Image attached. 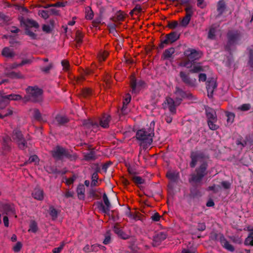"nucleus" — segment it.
<instances>
[{
  "label": "nucleus",
  "mask_w": 253,
  "mask_h": 253,
  "mask_svg": "<svg viewBox=\"0 0 253 253\" xmlns=\"http://www.w3.org/2000/svg\"><path fill=\"white\" fill-rule=\"evenodd\" d=\"M154 123L151 122L150 126L144 128L137 131L136 137L138 140L141 141V144L145 146L150 145L152 141L154 133Z\"/></svg>",
  "instance_id": "f257e3e1"
},
{
  "label": "nucleus",
  "mask_w": 253,
  "mask_h": 253,
  "mask_svg": "<svg viewBox=\"0 0 253 253\" xmlns=\"http://www.w3.org/2000/svg\"><path fill=\"white\" fill-rule=\"evenodd\" d=\"M30 98L34 101H38L41 99L42 90L36 87H29L27 89Z\"/></svg>",
  "instance_id": "f03ea898"
},
{
  "label": "nucleus",
  "mask_w": 253,
  "mask_h": 253,
  "mask_svg": "<svg viewBox=\"0 0 253 253\" xmlns=\"http://www.w3.org/2000/svg\"><path fill=\"white\" fill-rule=\"evenodd\" d=\"M180 101L175 100L174 101L171 98H167L164 103V107L168 108L172 114H174L176 111V106L180 104Z\"/></svg>",
  "instance_id": "7ed1b4c3"
},
{
  "label": "nucleus",
  "mask_w": 253,
  "mask_h": 253,
  "mask_svg": "<svg viewBox=\"0 0 253 253\" xmlns=\"http://www.w3.org/2000/svg\"><path fill=\"white\" fill-rule=\"evenodd\" d=\"M12 139L17 143L18 147L20 149H23L25 148V140L23 138L22 134L20 131L16 130L13 132Z\"/></svg>",
  "instance_id": "20e7f679"
},
{
  "label": "nucleus",
  "mask_w": 253,
  "mask_h": 253,
  "mask_svg": "<svg viewBox=\"0 0 253 253\" xmlns=\"http://www.w3.org/2000/svg\"><path fill=\"white\" fill-rule=\"evenodd\" d=\"M103 200L104 204L101 203L100 204L99 209L103 213L108 214L111 209V206L105 193H104L103 195Z\"/></svg>",
  "instance_id": "39448f33"
},
{
  "label": "nucleus",
  "mask_w": 253,
  "mask_h": 253,
  "mask_svg": "<svg viewBox=\"0 0 253 253\" xmlns=\"http://www.w3.org/2000/svg\"><path fill=\"white\" fill-rule=\"evenodd\" d=\"M184 53L188 60L191 62L198 59L201 56V54L200 52L193 49H187L185 51Z\"/></svg>",
  "instance_id": "423d86ee"
},
{
  "label": "nucleus",
  "mask_w": 253,
  "mask_h": 253,
  "mask_svg": "<svg viewBox=\"0 0 253 253\" xmlns=\"http://www.w3.org/2000/svg\"><path fill=\"white\" fill-rule=\"evenodd\" d=\"M52 154L56 159H61L66 155V152L63 148L57 146L52 151Z\"/></svg>",
  "instance_id": "0eeeda50"
},
{
  "label": "nucleus",
  "mask_w": 253,
  "mask_h": 253,
  "mask_svg": "<svg viewBox=\"0 0 253 253\" xmlns=\"http://www.w3.org/2000/svg\"><path fill=\"white\" fill-rule=\"evenodd\" d=\"M206 169V165H202L200 169L197 171V175H193L191 180L195 182L200 181V179L204 176Z\"/></svg>",
  "instance_id": "6e6552de"
},
{
  "label": "nucleus",
  "mask_w": 253,
  "mask_h": 253,
  "mask_svg": "<svg viewBox=\"0 0 253 253\" xmlns=\"http://www.w3.org/2000/svg\"><path fill=\"white\" fill-rule=\"evenodd\" d=\"M216 87V84L215 80L214 79H211L208 81L207 85V88L208 91V96L211 97L213 92L214 89Z\"/></svg>",
  "instance_id": "1a4fd4ad"
},
{
  "label": "nucleus",
  "mask_w": 253,
  "mask_h": 253,
  "mask_svg": "<svg viewBox=\"0 0 253 253\" xmlns=\"http://www.w3.org/2000/svg\"><path fill=\"white\" fill-rule=\"evenodd\" d=\"M143 83L141 82L137 83L135 77L132 76L130 78V85L132 88V92H136L139 89L140 86L142 85Z\"/></svg>",
  "instance_id": "9d476101"
},
{
  "label": "nucleus",
  "mask_w": 253,
  "mask_h": 253,
  "mask_svg": "<svg viewBox=\"0 0 253 253\" xmlns=\"http://www.w3.org/2000/svg\"><path fill=\"white\" fill-rule=\"evenodd\" d=\"M21 97L17 94H10L2 96L0 94V100L7 103V100H18L21 99Z\"/></svg>",
  "instance_id": "9b49d317"
},
{
  "label": "nucleus",
  "mask_w": 253,
  "mask_h": 253,
  "mask_svg": "<svg viewBox=\"0 0 253 253\" xmlns=\"http://www.w3.org/2000/svg\"><path fill=\"white\" fill-rule=\"evenodd\" d=\"M32 196L37 200H42L44 197L43 192L40 188H35L32 192Z\"/></svg>",
  "instance_id": "f8f14e48"
},
{
  "label": "nucleus",
  "mask_w": 253,
  "mask_h": 253,
  "mask_svg": "<svg viewBox=\"0 0 253 253\" xmlns=\"http://www.w3.org/2000/svg\"><path fill=\"white\" fill-rule=\"evenodd\" d=\"M192 161L190 165L192 167H194L196 164L197 162L201 161L203 159L202 155L196 152H193L191 154Z\"/></svg>",
  "instance_id": "ddd939ff"
},
{
  "label": "nucleus",
  "mask_w": 253,
  "mask_h": 253,
  "mask_svg": "<svg viewBox=\"0 0 253 253\" xmlns=\"http://www.w3.org/2000/svg\"><path fill=\"white\" fill-rule=\"evenodd\" d=\"M110 121V116L109 115H105L100 121V125L103 128H106L109 126Z\"/></svg>",
  "instance_id": "4468645a"
},
{
  "label": "nucleus",
  "mask_w": 253,
  "mask_h": 253,
  "mask_svg": "<svg viewBox=\"0 0 253 253\" xmlns=\"http://www.w3.org/2000/svg\"><path fill=\"white\" fill-rule=\"evenodd\" d=\"M185 93L179 88L176 87L175 91L174 94V97L175 100H179L180 103L182 99L184 97Z\"/></svg>",
  "instance_id": "2eb2a0df"
},
{
  "label": "nucleus",
  "mask_w": 253,
  "mask_h": 253,
  "mask_svg": "<svg viewBox=\"0 0 253 253\" xmlns=\"http://www.w3.org/2000/svg\"><path fill=\"white\" fill-rule=\"evenodd\" d=\"M174 48L172 47L165 50V51L163 53L162 58L164 59H169L174 54Z\"/></svg>",
  "instance_id": "dca6fc26"
},
{
  "label": "nucleus",
  "mask_w": 253,
  "mask_h": 253,
  "mask_svg": "<svg viewBox=\"0 0 253 253\" xmlns=\"http://www.w3.org/2000/svg\"><path fill=\"white\" fill-rule=\"evenodd\" d=\"M191 68L190 71L192 73H198L203 71V69L201 66V64L199 63H192L190 67Z\"/></svg>",
  "instance_id": "f3484780"
},
{
  "label": "nucleus",
  "mask_w": 253,
  "mask_h": 253,
  "mask_svg": "<svg viewBox=\"0 0 253 253\" xmlns=\"http://www.w3.org/2000/svg\"><path fill=\"white\" fill-rule=\"evenodd\" d=\"M206 111L208 121L215 120L216 119V113L214 110L208 108L206 109Z\"/></svg>",
  "instance_id": "a211bd4d"
},
{
  "label": "nucleus",
  "mask_w": 253,
  "mask_h": 253,
  "mask_svg": "<svg viewBox=\"0 0 253 253\" xmlns=\"http://www.w3.org/2000/svg\"><path fill=\"white\" fill-rule=\"evenodd\" d=\"M180 77L181 78L182 80L184 83L189 84H193L196 81L195 80H194V81H193L191 80H190V78H189L188 76L185 73H184L183 72H181L180 73Z\"/></svg>",
  "instance_id": "6ab92c4d"
},
{
  "label": "nucleus",
  "mask_w": 253,
  "mask_h": 253,
  "mask_svg": "<svg viewBox=\"0 0 253 253\" xmlns=\"http://www.w3.org/2000/svg\"><path fill=\"white\" fill-rule=\"evenodd\" d=\"M114 231L119 236H120L122 239H126L128 237V236L124 233L122 229L119 228L118 226L114 227Z\"/></svg>",
  "instance_id": "aec40b11"
},
{
  "label": "nucleus",
  "mask_w": 253,
  "mask_h": 253,
  "mask_svg": "<svg viewBox=\"0 0 253 253\" xmlns=\"http://www.w3.org/2000/svg\"><path fill=\"white\" fill-rule=\"evenodd\" d=\"M220 242L222 246L229 251H233L234 248L224 238L220 239Z\"/></svg>",
  "instance_id": "412c9836"
},
{
  "label": "nucleus",
  "mask_w": 253,
  "mask_h": 253,
  "mask_svg": "<svg viewBox=\"0 0 253 253\" xmlns=\"http://www.w3.org/2000/svg\"><path fill=\"white\" fill-rule=\"evenodd\" d=\"M38 230V227L36 222L34 220H31L30 222L29 229H28V232L36 233Z\"/></svg>",
  "instance_id": "4be33fe9"
},
{
  "label": "nucleus",
  "mask_w": 253,
  "mask_h": 253,
  "mask_svg": "<svg viewBox=\"0 0 253 253\" xmlns=\"http://www.w3.org/2000/svg\"><path fill=\"white\" fill-rule=\"evenodd\" d=\"M78 197L80 199H82L84 196V188L83 185H80L77 188V190Z\"/></svg>",
  "instance_id": "5701e85b"
},
{
  "label": "nucleus",
  "mask_w": 253,
  "mask_h": 253,
  "mask_svg": "<svg viewBox=\"0 0 253 253\" xmlns=\"http://www.w3.org/2000/svg\"><path fill=\"white\" fill-rule=\"evenodd\" d=\"M167 176L169 179L175 180L179 177V174L178 172L169 171L167 173Z\"/></svg>",
  "instance_id": "b1692460"
},
{
  "label": "nucleus",
  "mask_w": 253,
  "mask_h": 253,
  "mask_svg": "<svg viewBox=\"0 0 253 253\" xmlns=\"http://www.w3.org/2000/svg\"><path fill=\"white\" fill-rule=\"evenodd\" d=\"M56 121L58 124L62 125L68 122V119L66 117L62 116H57L55 119Z\"/></svg>",
  "instance_id": "393cba45"
},
{
  "label": "nucleus",
  "mask_w": 253,
  "mask_h": 253,
  "mask_svg": "<svg viewBox=\"0 0 253 253\" xmlns=\"http://www.w3.org/2000/svg\"><path fill=\"white\" fill-rule=\"evenodd\" d=\"M2 54L5 57H12L13 55L12 51L8 47H5L3 48Z\"/></svg>",
  "instance_id": "a878e982"
},
{
  "label": "nucleus",
  "mask_w": 253,
  "mask_h": 253,
  "mask_svg": "<svg viewBox=\"0 0 253 253\" xmlns=\"http://www.w3.org/2000/svg\"><path fill=\"white\" fill-rule=\"evenodd\" d=\"M167 37L169 39L170 43L176 41L178 38V35L175 33H171L169 34H168L167 35Z\"/></svg>",
  "instance_id": "bb28decb"
},
{
  "label": "nucleus",
  "mask_w": 253,
  "mask_h": 253,
  "mask_svg": "<svg viewBox=\"0 0 253 253\" xmlns=\"http://www.w3.org/2000/svg\"><path fill=\"white\" fill-rule=\"evenodd\" d=\"M131 100V96L129 94H127L125 98L123 101V107L122 109V112H124V111L126 109V106L129 103Z\"/></svg>",
  "instance_id": "cd10ccee"
},
{
  "label": "nucleus",
  "mask_w": 253,
  "mask_h": 253,
  "mask_svg": "<svg viewBox=\"0 0 253 253\" xmlns=\"http://www.w3.org/2000/svg\"><path fill=\"white\" fill-rule=\"evenodd\" d=\"M217 119L215 120H210L208 121V125L210 129L212 130H216L218 128V126L215 124Z\"/></svg>",
  "instance_id": "c85d7f7f"
},
{
  "label": "nucleus",
  "mask_w": 253,
  "mask_h": 253,
  "mask_svg": "<svg viewBox=\"0 0 253 253\" xmlns=\"http://www.w3.org/2000/svg\"><path fill=\"white\" fill-rule=\"evenodd\" d=\"M191 19V17L185 15L181 21L180 24L183 27H186L189 24Z\"/></svg>",
  "instance_id": "c756f323"
},
{
  "label": "nucleus",
  "mask_w": 253,
  "mask_h": 253,
  "mask_svg": "<svg viewBox=\"0 0 253 253\" xmlns=\"http://www.w3.org/2000/svg\"><path fill=\"white\" fill-rule=\"evenodd\" d=\"M245 243L247 245L253 246V231H252L246 238Z\"/></svg>",
  "instance_id": "7c9ffc66"
},
{
  "label": "nucleus",
  "mask_w": 253,
  "mask_h": 253,
  "mask_svg": "<svg viewBox=\"0 0 253 253\" xmlns=\"http://www.w3.org/2000/svg\"><path fill=\"white\" fill-rule=\"evenodd\" d=\"M239 37V35L238 33L232 34L229 33L228 34V38L230 42H233L236 41Z\"/></svg>",
  "instance_id": "2f4dec72"
},
{
  "label": "nucleus",
  "mask_w": 253,
  "mask_h": 253,
  "mask_svg": "<svg viewBox=\"0 0 253 253\" xmlns=\"http://www.w3.org/2000/svg\"><path fill=\"white\" fill-rule=\"evenodd\" d=\"M26 24L27 26L31 27L38 28L39 26L36 22L31 19H27L26 21Z\"/></svg>",
  "instance_id": "473e14b6"
},
{
  "label": "nucleus",
  "mask_w": 253,
  "mask_h": 253,
  "mask_svg": "<svg viewBox=\"0 0 253 253\" xmlns=\"http://www.w3.org/2000/svg\"><path fill=\"white\" fill-rule=\"evenodd\" d=\"M108 53L107 51H104L100 52L98 55V58L99 61H104L107 57Z\"/></svg>",
  "instance_id": "72a5a7b5"
},
{
  "label": "nucleus",
  "mask_w": 253,
  "mask_h": 253,
  "mask_svg": "<svg viewBox=\"0 0 253 253\" xmlns=\"http://www.w3.org/2000/svg\"><path fill=\"white\" fill-rule=\"evenodd\" d=\"M132 179L134 182L137 184H140L143 183V179L139 176L136 175H133L131 177Z\"/></svg>",
  "instance_id": "f704fd0d"
},
{
  "label": "nucleus",
  "mask_w": 253,
  "mask_h": 253,
  "mask_svg": "<svg viewBox=\"0 0 253 253\" xmlns=\"http://www.w3.org/2000/svg\"><path fill=\"white\" fill-rule=\"evenodd\" d=\"M167 235L164 232H160L157 235L156 240L160 241H163L166 239Z\"/></svg>",
  "instance_id": "c9c22d12"
},
{
  "label": "nucleus",
  "mask_w": 253,
  "mask_h": 253,
  "mask_svg": "<svg viewBox=\"0 0 253 253\" xmlns=\"http://www.w3.org/2000/svg\"><path fill=\"white\" fill-rule=\"evenodd\" d=\"M97 179H98V174L96 172H94L92 175V181H91V185L92 186H96L97 183Z\"/></svg>",
  "instance_id": "e433bc0d"
},
{
  "label": "nucleus",
  "mask_w": 253,
  "mask_h": 253,
  "mask_svg": "<svg viewBox=\"0 0 253 253\" xmlns=\"http://www.w3.org/2000/svg\"><path fill=\"white\" fill-rule=\"evenodd\" d=\"M83 36V34L80 31H78L76 32V41L77 42V43H80L82 42Z\"/></svg>",
  "instance_id": "4c0bfd02"
},
{
  "label": "nucleus",
  "mask_w": 253,
  "mask_h": 253,
  "mask_svg": "<svg viewBox=\"0 0 253 253\" xmlns=\"http://www.w3.org/2000/svg\"><path fill=\"white\" fill-rule=\"evenodd\" d=\"M49 214L53 219H55L57 216V211L52 207L49 208Z\"/></svg>",
  "instance_id": "58836bf2"
},
{
  "label": "nucleus",
  "mask_w": 253,
  "mask_h": 253,
  "mask_svg": "<svg viewBox=\"0 0 253 253\" xmlns=\"http://www.w3.org/2000/svg\"><path fill=\"white\" fill-rule=\"evenodd\" d=\"M251 108L250 104H244L238 108V109L242 111L249 110Z\"/></svg>",
  "instance_id": "ea45409f"
},
{
  "label": "nucleus",
  "mask_w": 253,
  "mask_h": 253,
  "mask_svg": "<svg viewBox=\"0 0 253 253\" xmlns=\"http://www.w3.org/2000/svg\"><path fill=\"white\" fill-rule=\"evenodd\" d=\"M39 162V159L38 157L36 155H33L31 156L28 160V162H27L26 163H35L36 164L37 162Z\"/></svg>",
  "instance_id": "a19ab883"
},
{
  "label": "nucleus",
  "mask_w": 253,
  "mask_h": 253,
  "mask_svg": "<svg viewBox=\"0 0 253 253\" xmlns=\"http://www.w3.org/2000/svg\"><path fill=\"white\" fill-rule=\"evenodd\" d=\"M91 248L92 249V252H97L99 250H104L105 249L104 247L99 245H93L91 246Z\"/></svg>",
  "instance_id": "79ce46f5"
},
{
  "label": "nucleus",
  "mask_w": 253,
  "mask_h": 253,
  "mask_svg": "<svg viewBox=\"0 0 253 253\" xmlns=\"http://www.w3.org/2000/svg\"><path fill=\"white\" fill-rule=\"evenodd\" d=\"M185 11H186V15L189 16L191 17L193 13V9L192 6H188L185 8Z\"/></svg>",
  "instance_id": "37998d69"
},
{
  "label": "nucleus",
  "mask_w": 253,
  "mask_h": 253,
  "mask_svg": "<svg viewBox=\"0 0 253 253\" xmlns=\"http://www.w3.org/2000/svg\"><path fill=\"white\" fill-rule=\"evenodd\" d=\"M227 122L229 123H233L235 115L233 113H228L227 114Z\"/></svg>",
  "instance_id": "c03bdc74"
},
{
  "label": "nucleus",
  "mask_w": 253,
  "mask_h": 253,
  "mask_svg": "<svg viewBox=\"0 0 253 253\" xmlns=\"http://www.w3.org/2000/svg\"><path fill=\"white\" fill-rule=\"evenodd\" d=\"M91 93V89L89 88H85L82 91V95L84 97H87Z\"/></svg>",
  "instance_id": "a18cd8bd"
},
{
  "label": "nucleus",
  "mask_w": 253,
  "mask_h": 253,
  "mask_svg": "<svg viewBox=\"0 0 253 253\" xmlns=\"http://www.w3.org/2000/svg\"><path fill=\"white\" fill-rule=\"evenodd\" d=\"M10 76L12 78L21 79L23 78V76L20 73L12 72Z\"/></svg>",
  "instance_id": "49530a36"
},
{
  "label": "nucleus",
  "mask_w": 253,
  "mask_h": 253,
  "mask_svg": "<svg viewBox=\"0 0 253 253\" xmlns=\"http://www.w3.org/2000/svg\"><path fill=\"white\" fill-rule=\"evenodd\" d=\"M22 244L20 242H17L15 246L13 247V250L15 252L20 251L22 248Z\"/></svg>",
  "instance_id": "de8ad7c7"
},
{
  "label": "nucleus",
  "mask_w": 253,
  "mask_h": 253,
  "mask_svg": "<svg viewBox=\"0 0 253 253\" xmlns=\"http://www.w3.org/2000/svg\"><path fill=\"white\" fill-rule=\"evenodd\" d=\"M62 65L63 66V70L64 71H67L69 69V62L67 60H63L62 61Z\"/></svg>",
  "instance_id": "09e8293b"
},
{
  "label": "nucleus",
  "mask_w": 253,
  "mask_h": 253,
  "mask_svg": "<svg viewBox=\"0 0 253 253\" xmlns=\"http://www.w3.org/2000/svg\"><path fill=\"white\" fill-rule=\"evenodd\" d=\"M225 6L224 2L222 1H220L218 3L217 10L219 12H221L224 9Z\"/></svg>",
  "instance_id": "8fccbe9b"
},
{
  "label": "nucleus",
  "mask_w": 253,
  "mask_h": 253,
  "mask_svg": "<svg viewBox=\"0 0 253 253\" xmlns=\"http://www.w3.org/2000/svg\"><path fill=\"white\" fill-rule=\"evenodd\" d=\"M39 14L44 19H46L48 17V13L45 10H40Z\"/></svg>",
  "instance_id": "3c124183"
},
{
  "label": "nucleus",
  "mask_w": 253,
  "mask_h": 253,
  "mask_svg": "<svg viewBox=\"0 0 253 253\" xmlns=\"http://www.w3.org/2000/svg\"><path fill=\"white\" fill-rule=\"evenodd\" d=\"M86 18L88 19H91L93 18V12L89 8L86 10Z\"/></svg>",
  "instance_id": "603ef678"
},
{
  "label": "nucleus",
  "mask_w": 253,
  "mask_h": 253,
  "mask_svg": "<svg viewBox=\"0 0 253 253\" xmlns=\"http://www.w3.org/2000/svg\"><path fill=\"white\" fill-rule=\"evenodd\" d=\"M75 179H76V177L75 176H73L72 177H70L69 178L66 179V184L69 185H70V184L73 183Z\"/></svg>",
  "instance_id": "864d4df0"
},
{
  "label": "nucleus",
  "mask_w": 253,
  "mask_h": 253,
  "mask_svg": "<svg viewBox=\"0 0 253 253\" xmlns=\"http://www.w3.org/2000/svg\"><path fill=\"white\" fill-rule=\"evenodd\" d=\"M29 63V60H23L21 62V63L20 64H17L16 63H14V64H12V66H11V68H16L18 67L19 66L23 65H24L25 64H26V63Z\"/></svg>",
  "instance_id": "5fc2aeb1"
},
{
  "label": "nucleus",
  "mask_w": 253,
  "mask_h": 253,
  "mask_svg": "<svg viewBox=\"0 0 253 253\" xmlns=\"http://www.w3.org/2000/svg\"><path fill=\"white\" fill-rule=\"evenodd\" d=\"M63 247L64 244L63 243L62 245L60 246V247L54 248L53 250V253H60L61 251L63 248Z\"/></svg>",
  "instance_id": "6e6d98bb"
},
{
  "label": "nucleus",
  "mask_w": 253,
  "mask_h": 253,
  "mask_svg": "<svg viewBox=\"0 0 253 253\" xmlns=\"http://www.w3.org/2000/svg\"><path fill=\"white\" fill-rule=\"evenodd\" d=\"M169 43H170V41H169V39L168 38V37L166 36V38L165 40H163L162 42H161V45H160V47L161 48H163L165 46V44H168Z\"/></svg>",
  "instance_id": "4d7b16f0"
},
{
  "label": "nucleus",
  "mask_w": 253,
  "mask_h": 253,
  "mask_svg": "<svg viewBox=\"0 0 253 253\" xmlns=\"http://www.w3.org/2000/svg\"><path fill=\"white\" fill-rule=\"evenodd\" d=\"M3 222L4 226L6 227H8L9 226V219L8 217L6 215H4L3 217Z\"/></svg>",
  "instance_id": "13d9d810"
},
{
  "label": "nucleus",
  "mask_w": 253,
  "mask_h": 253,
  "mask_svg": "<svg viewBox=\"0 0 253 253\" xmlns=\"http://www.w3.org/2000/svg\"><path fill=\"white\" fill-rule=\"evenodd\" d=\"M207 79V76L205 74H200L199 75V82H205Z\"/></svg>",
  "instance_id": "bf43d9fd"
},
{
  "label": "nucleus",
  "mask_w": 253,
  "mask_h": 253,
  "mask_svg": "<svg viewBox=\"0 0 253 253\" xmlns=\"http://www.w3.org/2000/svg\"><path fill=\"white\" fill-rule=\"evenodd\" d=\"M178 25V23L177 21H174L171 23H169V27L171 29H174L176 28Z\"/></svg>",
  "instance_id": "052dcab7"
},
{
  "label": "nucleus",
  "mask_w": 253,
  "mask_h": 253,
  "mask_svg": "<svg viewBox=\"0 0 253 253\" xmlns=\"http://www.w3.org/2000/svg\"><path fill=\"white\" fill-rule=\"evenodd\" d=\"M160 217V215L158 213H156L152 216L151 218L153 220L158 221L159 220Z\"/></svg>",
  "instance_id": "680f3d73"
},
{
  "label": "nucleus",
  "mask_w": 253,
  "mask_h": 253,
  "mask_svg": "<svg viewBox=\"0 0 253 253\" xmlns=\"http://www.w3.org/2000/svg\"><path fill=\"white\" fill-rule=\"evenodd\" d=\"M84 251L86 253H89V252H92L91 246H90L88 245H86L84 248Z\"/></svg>",
  "instance_id": "e2e57ef3"
},
{
  "label": "nucleus",
  "mask_w": 253,
  "mask_h": 253,
  "mask_svg": "<svg viewBox=\"0 0 253 253\" xmlns=\"http://www.w3.org/2000/svg\"><path fill=\"white\" fill-rule=\"evenodd\" d=\"M206 229V225L204 223H199L198 226V229L199 231H204Z\"/></svg>",
  "instance_id": "0e129e2a"
},
{
  "label": "nucleus",
  "mask_w": 253,
  "mask_h": 253,
  "mask_svg": "<svg viewBox=\"0 0 253 253\" xmlns=\"http://www.w3.org/2000/svg\"><path fill=\"white\" fill-rule=\"evenodd\" d=\"M42 30L43 31L48 33L50 31L51 28L49 25H44L42 26Z\"/></svg>",
  "instance_id": "69168bd1"
},
{
  "label": "nucleus",
  "mask_w": 253,
  "mask_h": 253,
  "mask_svg": "<svg viewBox=\"0 0 253 253\" xmlns=\"http://www.w3.org/2000/svg\"><path fill=\"white\" fill-rule=\"evenodd\" d=\"M124 18V14L123 13H119L117 16V19L118 21H122Z\"/></svg>",
  "instance_id": "338daca9"
},
{
  "label": "nucleus",
  "mask_w": 253,
  "mask_h": 253,
  "mask_svg": "<svg viewBox=\"0 0 253 253\" xmlns=\"http://www.w3.org/2000/svg\"><path fill=\"white\" fill-rule=\"evenodd\" d=\"M222 185L225 188H229L230 186V184L227 182V181H223L221 183Z\"/></svg>",
  "instance_id": "774afa93"
}]
</instances>
